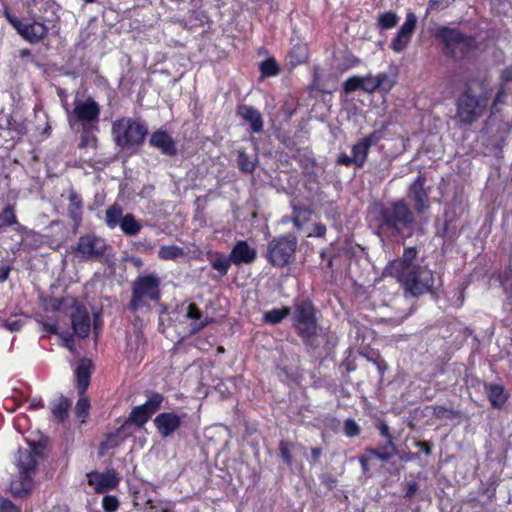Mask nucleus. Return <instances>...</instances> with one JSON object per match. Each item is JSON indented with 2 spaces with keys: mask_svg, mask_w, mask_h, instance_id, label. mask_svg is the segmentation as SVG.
I'll return each instance as SVG.
<instances>
[{
  "mask_svg": "<svg viewBox=\"0 0 512 512\" xmlns=\"http://www.w3.org/2000/svg\"><path fill=\"white\" fill-rule=\"evenodd\" d=\"M80 397L76 404V415L78 418L82 419V422H84V419L88 416L90 403L87 397L84 396V394H79Z\"/></svg>",
  "mask_w": 512,
  "mask_h": 512,
  "instance_id": "40",
  "label": "nucleus"
},
{
  "mask_svg": "<svg viewBox=\"0 0 512 512\" xmlns=\"http://www.w3.org/2000/svg\"><path fill=\"white\" fill-rule=\"evenodd\" d=\"M397 279L414 296L428 292L434 283L433 273L426 266L417 267L407 274H399Z\"/></svg>",
  "mask_w": 512,
  "mask_h": 512,
  "instance_id": "8",
  "label": "nucleus"
},
{
  "mask_svg": "<svg viewBox=\"0 0 512 512\" xmlns=\"http://www.w3.org/2000/svg\"><path fill=\"white\" fill-rule=\"evenodd\" d=\"M361 84V89L368 93H372L378 89L376 76L362 77Z\"/></svg>",
  "mask_w": 512,
  "mask_h": 512,
  "instance_id": "44",
  "label": "nucleus"
},
{
  "mask_svg": "<svg viewBox=\"0 0 512 512\" xmlns=\"http://www.w3.org/2000/svg\"><path fill=\"white\" fill-rule=\"evenodd\" d=\"M63 341H64V344H65V347H67L68 349L72 350V344H73V341H72V338L70 335H66L63 337Z\"/></svg>",
  "mask_w": 512,
  "mask_h": 512,
  "instance_id": "58",
  "label": "nucleus"
},
{
  "mask_svg": "<svg viewBox=\"0 0 512 512\" xmlns=\"http://www.w3.org/2000/svg\"><path fill=\"white\" fill-rule=\"evenodd\" d=\"M232 260L230 255L226 256L223 253L216 252L211 256L210 264L211 266L220 272L221 276H224L228 273Z\"/></svg>",
  "mask_w": 512,
  "mask_h": 512,
  "instance_id": "27",
  "label": "nucleus"
},
{
  "mask_svg": "<svg viewBox=\"0 0 512 512\" xmlns=\"http://www.w3.org/2000/svg\"><path fill=\"white\" fill-rule=\"evenodd\" d=\"M416 255L417 251L414 247L406 248L401 259L391 262L387 268L389 273L396 278H399V274H407L413 269L420 267L419 265H415L413 263Z\"/></svg>",
  "mask_w": 512,
  "mask_h": 512,
  "instance_id": "19",
  "label": "nucleus"
},
{
  "mask_svg": "<svg viewBox=\"0 0 512 512\" xmlns=\"http://www.w3.org/2000/svg\"><path fill=\"white\" fill-rule=\"evenodd\" d=\"M380 233L390 232L401 235L404 229L411 228L414 223V215L409 206L399 200L384 208L381 213Z\"/></svg>",
  "mask_w": 512,
  "mask_h": 512,
  "instance_id": "1",
  "label": "nucleus"
},
{
  "mask_svg": "<svg viewBox=\"0 0 512 512\" xmlns=\"http://www.w3.org/2000/svg\"><path fill=\"white\" fill-rule=\"evenodd\" d=\"M184 255V250L176 245L161 246L158 252V256L162 260H175Z\"/></svg>",
  "mask_w": 512,
  "mask_h": 512,
  "instance_id": "32",
  "label": "nucleus"
},
{
  "mask_svg": "<svg viewBox=\"0 0 512 512\" xmlns=\"http://www.w3.org/2000/svg\"><path fill=\"white\" fill-rule=\"evenodd\" d=\"M22 325L20 320H8L5 322V328L12 332L20 330Z\"/></svg>",
  "mask_w": 512,
  "mask_h": 512,
  "instance_id": "53",
  "label": "nucleus"
},
{
  "mask_svg": "<svg viewBox=\"0 0 512 512\" xmlns=\"http://www.w3.org/2000/svg\"><path fill=\"white\" fill-rule=\"evenodd\" d=\"M72 328L74 333L81 338L88 336L91 328L90 316L87 309L76 305L71 314Z\"/></svg>",
  "mask_w": 512,
  "mask_h": 512,
  "instance_id": "21",
  "label": "nucleus"
},
{
  "mask_svg": "<svg viewBox=\"0 0 512 512\" xmlns=\"http://www.w3.org/2000/svg\"><path fill=\"white\" fill-rule=\"evenodd\" d=\"M417 445H418V446H420V447H423V448H424V452H425V453H427V454H429V453H430V449H429V447H428L426 444H424V443H418Z\"/></svg>",
  "mask_w": 512,
  "mask_h": 512,
  "instance_id": "60",
  "label": "nucleus"
},
{
  "mask_svg": "<svg viewBox=\"0 0 512 512\" xmlns=\"http://www.w3.org/2000/svg\"><path fill=\"white\" fill-rule=\"evenodd\" d=\"M311 454H312V458H313L314 462H316L319 459L320 455H321V449L313 448L311 450Z\"/></svg>",
  "mask_w": 512,
  "mask_h": 512,
  "instance_id": "59",
  "label": "nucleus"
},
{
  "mask_svg": "<svg viewBox=\"0 0 512 512\" xmlns=\"http://www.w3.org/2000/svg\"><path fill=\"white\" fill-rule=\"evenodd\" d=\"M162 402V395L153 394L144 404L139 405L132 410L129 416V421L138 426H143L160 408Z\"/></svg>",
  "mask_w": 512,
  "mask_h": 512,
  "instance_id": "14",
  "label": "nucleus"
},
{
  "mask_svg": "<svg viewBox=\"0 0 512 512\" xmlns=\"http://www.w3.org/2000/svg\"><path fill=\"white\" fill-rule=\"evenodd\" d=\"M290 314V309L285 307L282 309H273L265 313L264 320L267 323L278 324Z\"/></svg>",
  "mask_w": 512,
  "mask_h": 512,
  "instance_id": "36",
  "label": "nucleus"
},
{
  "mask_svg": "<svg viewBox=\"0 0 512 512\" xmlns=\"http://www.w3.org/2000/svg\"><path fill=\"white\" fill-rule=\"evenodd\" d=\"M512 88V65L506 67L500 76V87L493 102V109L504 103L506 91Z\"/></svg>",
  "mask_w": 512,
  "mask_h": 512,
  "instance_id": "25",
  "label": "nucleus"
},
{
  "mask_svg": "<svg viewBox=\"0 0 512 512\" xmlns=\"http://www.w3.org/2000/svg\"><path fill=\"white\" fill-rule=\"evenodd\" d=\"M414 492V487H410L408 494L411 495Z\"/></svg>",
  "mask_w": 512,
  "mask_h": 512,
  "instance_id": "64",
  "label": "nucleus"
},
{
  "mask_svg": "<svg viewBox=\"0 0 512 512\" xmlns=\"http://www.w3.org/2000/svg\"><path fill=\"white\" fill-rule=\"evenodd\" d=\"M439 37L445 45V52L457 58L464 56L473 46L474 40L463 36L458 30L450 28H441Z\"/></svg>",
  "mask_w": 512,
  "mask_h": 512,
  "instance_id": "9",
  "label": "nucleus"
},
{
  "mask_svg": "<svg viewBox=\"0 0 512 512\" xmlns=\"http://www.w3.org/2000/svg\"><path fill=\"white\" fill-rule=\"evenodd\" d=\"M185 415H178L174 412H165L156 416L154 425L163 437L172 435L181 425Z\"/></svg>",
  "mask_w": 512,
  "mask_h": 512,
  "instance_id": "18",
  "label": "nucleus"
},
{
  "mask_svg": "<svg viewBox=\"0 0 512 512\" xmlns=\"http://www.w3.org/2000/svg\"><path fill=\"white\" fill-rule=\"evenodd\" d=\"M260 71L262 73V76L264 77L276 76L279 73V67L275 60L268 59L266 61L261 62Z\"/></svg>",
  "mask_w": 512,
  "mask_h": 512,
  "instance_id": "39",
  "label": "nucleus"
},
{
  "mask_svg": "<svg viewBox=\"0 0 512 512\" xmlns=\"http://www.w3.org/2000/svg\"><path fill=\"white\" fill-rule=\"evenodd\" d=\"M107 245L103 238L86 235L79 238L76 252L84 259L98 260L104 256Z\"/></svg>",
  "mask_w": 512,
  "mask_h": 512,
  "instance_id": "12",
  "label": "nucleus"
},
{
  "mask_svg": "<svg viewBox=\"0 0 512 512\" xmlns=\"http://www.w3.org/2000/svg\"><path fill=\"white\" fill-rule=\"evenodd\" d=\"M493 9L499 14H508L511 10V3L507 0H491Z\"/></svg>",
  "mask_w": 512,
  "mask_h": 512,
  "instance_id": "46",
  "label": "nucleus"
},
{
  "mask_svg": "<svg viewBox=\"0 0 512 512\" xmlns=\"http://www.w3.org/2000/svg\"><path fill=\"white\" fill-rule=\"evenodd\" d=\"M16 222L14 210L11 207L5 208L0 213V233L2 229L6 226L12 225Z\"/></svg>",
  "mask_w": 512,
  "mask_h": 512,
  "instance_id": "41",
  "label": "nucleus"
},
{
  "mask_svg": "<svg viewBox=\"0 0 512 512\" xmlns=\"http://www.w3.org/2000/svg\"><path fill=\"white\" fill-rule=\"evenodd\" d=\"M120 228L126 235L133 236L140 232L142 225L131 214L123 216L120 222Z\"/></svg>",
  "mask_w": 512,
  "mask_h": 512,
  "instance_id": "29",
  "label": "nucleus"
},
{
  "mask_svg": "<svg viewBox=\"0 0 512 512\" xmlns=\"http://www.w3.org/2000/svg\"><path fill=\"white\" fill-rule=\"evenodd\" d=\"M377 88L382 92L388 93L396 84V78L393 74L380 73L376 75Z\"/></svg>",
  "mask_w": 512,
  "mask_h": 512,
  "instance_id": "34",
  "label": "nucleus"
},
{
  "mask_svg": "<svg viewBox=\"0 0 512 512\" xmlns=\"http://www.w3.org/2000/svg\"><path fill=\"white\" fill-rule=\"evenodd\" d=\"M230 257L235 265L251 264L257 257V251L247 241L239 240L233 246Z\"/></svg>",
  "mask_w": 512,
  "mask_h": 512,
  "instance_id": "20",
  "label": "nucleus"
},
{
  "mask_svg": "<svg viewBox=\"0 0 512 512\" xmlns=\"http://www.w3.org/2000/svg\"><path fill=\"white\" fill-rule=\"evenodd\" d=\"M5 16L15 30L28 42L37 43L41 41L47 34V26L38 21H21L5 12Z\"/></svg>",
  "mask_w": 512,
  "mask_h": 512,
  "instance_id": "10",
  "label": "nucleus"
},
{
  "mask_svg": "<svg viewBox=\"0 0 512 512\" xmlns=\"http://www.w3.org/2000/svg\"><path fill=\"white\" fill-rule=\"evenodd\" d=\"M293 326L303 341L314 346V337L317 332L315 309L310 301L304 300L295 303L292 317Z\"/></svg>",
  "mask_w": 512,
  "mask_h": 512,
  "instance_id": "3",
  "label": "nucleus"
},
{
  "mask_svg": "<svg viewBox=\"0 0 512 512\" xmlns=\"http://www.w3.org/2000/svg\"><path fill=\"white\" fill-rule=\"evenodd\" d=\"M424 179L418 176L408 189V198L414 203L418 214L424 213L429 207L428 193L424 188Z\"/></svg>",
  "mask_w": 512,
  "mask_h": 512,
  "instance_id": "17",
  "label": "nucleus"
},
{
  "mask_svg": "<svg viewBox=\"0 0 512 512\" xmlns=\"http://www.w3.org/2000/svg\"><path fill=\"white\" fill-rule=\"evenodd\" d=\"M160 279L153 274L137 277L132 287L130 308L138 310L146 305L147 300L157 301L160 297Z\"/></svg>",
  "mask_w": 512,
  "mask_h": 512,
  "instance_id": "4",
  "label": "nucleus"
},
{
  "mask_svg": "<svg viewBox=\"0 0 512 512\" xmlns=\"http://www.w3.org/2000/svg\"><path fill=\"white\" fill-rule=\"evenodd\" d=\"M31 406H33L35 408H37L39 406H42V401L41 400H38V401L33 400L32 403H31Z\"/></svg>",
  "mask_w": 512,
  "mask_h": 512,
  "instance_id": "61",
  "label": "nucleus"
},
{
  "mask_svg": "<svg viewBox=\"0 0 512 512\" xmlns=\"http://www.w3.org/2000/svg\"><path fill=\"white\" fill-rule=\"evenodd\" d=\"M123 218V210L120 206L114 204L107 208L105 213V223L110 229H114Z\"/></svg>",
  "mask_w": 512,
  "mask_h": 512,
  "instance_id": "30",
  "label": "nucleus"
},
{
  "mask_svg": "<svg viewBox=\"0 0 512 512\" xmlns=\"http://www.w3.org/2000/svg\"><path fill=\"white\" fill-rule=\"evenodd\" d=\"M0 512H20V510L11 501L0 499Z\"/></svg>",
  "mask_w": 512,
  "mask_h": 512,
  "instance_id": "49",
  "label": "nucleus"
},
{
  "mask_svg": "<svg viewBox=\"0 0 512 512\" xmlns=\"http://www.w3.org/2000/svg\"><path fill=\"white\" fill-rule=\"evenodd\" d=\"M296 247L297 238L292 234L273 238L268 244L267 259L272 265L283 267L294 258Z\"/></svg>",
  "mask_w": 512,
  "mask_h": 512,
  "instance_id": "7",
  "label": "nucleus"
},
{
  "mask_svg": "<svg viewBox=\"0 0 512 512\" xmlns=\"http://www.w3.org/2000/svg\"><path fill=\"white\" fill-rule=\"evenodd\" d=\"M15 463L19 470V479L11 481L10 490L14 495L22 496L32 487L31 472L36 467L35 456L30 450H19Z\"/></svg>",
  "mask_w": 512,
  "mask_h": 512,
  "instance_id": "5",
  "label": "nucleus"
},
{
  "mask_svg": "<svg viewBox=\"0 0 512 512\" xmlns=\"http://www.w3.org/2000/svg\"><path fill=\"white\" fill-rule=\"evenodd\" d=\"M326 233V227L321 223H316L313 225L312 231L309 232V237H322Z\"/></svg>",
  "mask_w": 512,
  "mask_h": 512,
  "instance_id": "50",
  "label": "nucleus"
},
{
  "mask_svg": "<svg viewBox=\"0 0 512 512\" xmlns=\"http://www.w3.org/2000/svg\"><path fill=\"white\" fill-rule=\"evenodd\" d=\"M80 147L81 148H92L96 149L97 147V139L94 135L90 134L88 131H83L81 134V141H80Z\"/></svg>",
  "mask_w": 512,
  "mask_h": 512,
  "instance_id": "43",
  "label": "nucleus"
},
{
  "mask_svg": "<svg viewBox=\"0 0 512 512\" xmlns=\"http://www.w3.org/2000/svg\"><path fill=\"white\" fill-rule=\"evenodd\" d=\"M102 507L105 512H115L119 508V500L116 496L106 495L102 500Z\"/></svg>",
  "mask_w": 512,
  "mask_h": 512,
  "instance_id": "42",
  "label": "nucleus"
},
{
  "mask_svg": "<svg viewBox=\"0 0 512 512\" xmlns=\"http://www.w3.org/2000/svg\"><path fill=\"white\" fill-rule=\"evenodd\" d=\"M70 404L68 399L61 397L58 402L54 404L51 411L57 419L63 421L67 417Z\"/></svg>",
  "mask_w": 512,
  "mask_h": 512,
  "instance_id": "37",
  "label": "nucleus"
},
{
  "mask_svg": "<svg viewBox=\"0 0 512 512\" xmlns=\"http://www.w3.org/2000/svg\"><path fill=\"white\" fill-rule=\"evenodd\" d=\"M383 133L381 131H375L368 135L367 137L362 138L352 147V160L354 161V165L357 167L363 166L366 161L368 151L370 147L376 144L378 141L382 139Z\"/></svg>",
  "mask_w": 512,
  "mask_h": 512,
  "instance_id": "16",
  "label": "nucleus"
},
{
  "mask_svg": "<svg viewBox=\"0 0 512 512\" xmlns=\"http://www.w3.org/2000/svg\"><path fill=\"white\" fill-rule=\"evenodd\" d=\"M238 114L243 120L250 124L253 132L258 133L263 129L261 113L252 106L242 105L238 108Z\"/></svg>",
  "mask_w": 512,
  "mask_h": 512,
  "instance_id": "22",
  "label": "nucleus"
},
{
  "mask_svg": "<svg viewBox=\"0 0 512 512\" xmlns=\"http://www.w3.org/2000/svg\"><path fill=\"white\" fill-rule=\"evenodd\" d=\"M344 432L348 437H355L359 434L360 427L353 419H347L344 422Z\"/></svg>",
  "mask_w": 512,
  "mask_h": 512,
  "instance_id": "45",
  "label": "nucleus"
},
{
  "mask_svg": "<svg viewBox=\"0 0 512 512\" xmlns=\"http://www.w3.org/2000/svg\"><path fill=\"white\" fill-rule=\"evenodd\" d=\"M147 127L139 120L121 118L112 124V136L121 148H133L141 145L147 134Z\"/></svg>",
  "mask_w": 512,
  "mask_h": 512,
  "instance_id": "2",
  "label": "nucleus"
},
{
  "mask_svg": "<svg viewBox=\"0 0 512 512\" xmlns=\"http://www.w3.org/2000/svg\"><path fill=\"white\" fill-rule=\"evenodd\" d=\"M238 163L240 168L245 172H252L254 170L253 161L249 160L244 152H239Z\"/></svg>",
  "mask_w": 512,
  "mask_h": 512,
  "instance_id": "48",
  "label": "nucleus"
},
{
  "mask_svg": "<svg viewBox=\"0 0 512 512\" xmlns=\"http://www.w3.org/2000/svg\"><path fill=\"white\" fill-rule=\"evenodd\" d=\"M151 146L161 150L166 155L175 154V145L172 138L164 131H156L150 138Z\"/></svg>",
  "mask_w": 512,
  "mask_h": 512,
  "instance_id": "23",
  "label": "nucleus"
},
{
  "mask_svg": "<svg viewBox=\"0 0 512 512\" xmlns=\"http://www.w3.org/2000/svg\"><path fill=\"white\" fill-rule=\"evenodd\" d=\"M399 21V17L396 13L389 11L379 15L378 17V26L381 29L388 30L397 25Z\"/></svg>",
  "mask_w": 512,
  "mask_h": 512,
  "instance_id": "35",
  "label": "nucleus"
},
{
  "mask_svg": "<svg viewBox=\"0 0 512 512\" xmlns=\"http://www.w3.org/2000/svg\"><path fill=\"white\" fill-rule=\"evenodd\" d=\"M10 273V267L9 266H1L0 267V283L4 282Z\"/></svg>",
  "mask_w": 512,
  "mask_h": 512,
  "instance_id": "55",
  "label": "nucleus"
},
{
  "mask_svg": "<svg viewBox=\"0 0 512 512\" xmlns=\"http://www.w3.org/2000/svg\"><path fill=\"white\" fill-rule=\"evenodd\" d=\"M487 97H476L468 88L457 101L456 118L460 123L471 124L483 115Z\"/></svg>",
  "mask_w": 512,
  "mask_h": 512,
  "instance_id": "6",
  "label": "nucleus"
},
{
  "mask_svg": "<svg viewBox=\"0 0 512 512\" xmlns=\"http://www.w3.org/2000/svg\"><path fill=\"white\" fill-rule=\"evenodd\" d=\"M82 205L83 202L80 196L72 192L69 196L68 212L70 217L75 221V223H78L81 219Z\"/></svg>",
  "mask_w": 512,
  "mask_h": 512,
  "instance_id": "31",
  "label": "nucleus"
},
{
  "mask_svg": "<svg viewBox=\"0 0 512 512\" xmlns=\"http://www.w3.org/2000/svg\"><path fill=\"white\" fill-rule=\"evenodd\" d=\"M94 330L97 331V317H95L94 320Z\"/></svg>",
  "mask_w": 512,
  "mask_h": 512,
  "instance_id": "63",
  "label": "nucleus"
},
{
  "mask_svg": "<svg viewBox=\"0 0 512 512\" xmlns=\"http://www.w3.org/2000/svg\"><path fill=\"white\" fill-rule=\"evenodd\" d=\"M362 77H351L344 82V90L346 93L361 89Z\"/></svg>",
  "mask_w": 512,
  "mask_h": 512,
  "instance_id": "47",
  "label": "nucleus"
},
{
  "mask_svg": "<svg viewBox=\"0 0 512 512\" xmlns=\"http://www.w3.org/2000/svg\"><path fill=\"white\" fill-rule=\"evenodd\" d=\"M100 115V106L92 98L85 100L76 99L74 101V109L69 117V123L77 121L83 125L98 122Z\"/></svg>",
  "mask_w": 512,
  "mask_h": 512,
  "instance_id": "11",
  "label": "nucleus"
},
{
  "mask_svg": "<svg viewBox=\"0 0 512 512\" xmlns=\"http://www.w3.org/2000/svg\"><path fill=\"white\" fill-rule=\"evenodd\" d=\"M87 482L96 493H104L116 488L120 482V477L113 469L104 472L93 471L87 474Z\"/></svg>",
  "mask_w": 512,
  "mask_h": 512,
  "instance_id": "13",
  "label": "nucleus"
},
{
  "mask_svg": "<svg viewBox=\"0 0 512 512\" xmlns=\"http://www.w3.org/2000/svg\"><path fill=\"white\" fill-rule=\"evenodd\" d=\"M362 467L364 470H366V461L364 459L361 460Z\"/></svg>",
  "mask_w": 512,
  "mask_h": 512,
  "instance_id": "62",
  "label": "nucleus"
},
{
  "mask_svg": "<svg viewBox=\"0 0 512 512\" xmlns=\"http://www.w3.org/2000/svg\"><path fill=\"white\" fill-rule=\"evenodd\" d=\"M91 362L81 359L76 369L77 388L79 394H84L90 383Z\"/></svg>",
  "mask_w": 512,
  "mask_h": 512,
  "instance_id": "26",
  "label": "nucleus"
},
{
  "mask_svg": "<svg viewBox=\"0 0 512 512\" xmlns=\"http://www.w3.org/2000/svg\"><path fill=\"white\" fill-rule=\"evenodd\" d=\"M380 432H381V434H382L384 437L388 438V441H389V440H392V439H391V436H390V434H389V428H388V426H387L386 424H381Z\"/></svg>",
  "mask_w": 512,
  "mask_h": 512,
  "instance_id": "57",
  "label": "nucleus"
},
{
  "mask_svg": "<svg viewBox=\"0 0 512 512\" xmlns=\"http://www.w3.org/2000/svg\"><path fill=\"white\" fill-rule=\"evenodd\" d=\"M337 162L339 164L346 165V166L354 164V161L352 160V156H348L347 154H344V153L339 155Z\"/></svg>",
  "mask_w": 512,
  "mask_h": 512,
  "instance_id": "54",
  "label": "nucleus"
},
{
  "mask_svg": "<svg viewBox=\"0 0 512 512\" xmlns=\"http://www.w3.org/2000/svg\"><path fill=\"white\" fill-rule=\"evenodd\" d=\"M279 449H280V454H281V457L283 458V460L287 464H291L292 459H291L290 449H289L288 444L286 442H281Z\"/></svg>",
  "mask_w": 512,
  "mask_h": 512,
  "instance_id": "51",
  "label": "nucleus"
},
{
  "mask_svg": "<svg viewBox=\"0 0 512 512\" xmlns=\"http://www.w3.org/2000/svg\"><path fill=\"white\" fill-rule=\"evenodd\" d=\"M41 324H42V328L45 332H47L49 334H57L58 333L57 324L55 321L46 320V321H43Z\"/></svg>",
  "mask_w": 512,
  "mask_h": 512,
  "instance_id": "52",
  "label": "nucleus"
},
{
  "mask_svg": "<svg viewBox=\"0 0 512 512\" xmlns=\"http://www.w3.org/2000/svg\"><path fill=\"white\" fill-rule=\"evenodd\" d=\"M310 216H311L310 209L294 207L293 222H294V225L298 229L302 228V226L310 219Z\"/></svg>",
  "mask_w": 512,
  "mask_h": 512,
  "instance_id": "38",
  "label": "nucleus"
},
{
  "mask_svg": "<svg viewBox=\"0 0 512 512\" xmlns=\"http://www.w3.org/2000/svg\"><path fill=\"white\" fill-rule=\"evenodd\" d=\"M395 452V445L392 440H389L383 447L379 449H369L368 453L382 461L389 460Z\"/></svg>",
  "mask_w": 512,
  "mask_h": 512,
  "instance_id": "33",
  "label": "nucleus"
},
{
  "mask_svg": "<svg viewBox=\"0 0 512 512\" xmlns=\"http://www.w3.org/2000/svg\"><path fill=\"white\" fill-rule=\"evenodd\" d=\"M435 412L438 416H443V417H449L450 414H451V411L443 408V407H438L435 409Z\"/></svg>",
  "mask_w": 512,
  "mask_h": 512,
  "instance_id": "56",
  "label": "nucleus"
},
{
  "mask_svg": "<svg viewBox=\"0 0 512 512\" xmlns=\"http://www.w3.org/2000/svg\"><path fill=\"white\" fill-rule=\"evenodd\" d=\"M486 390L493 407H500L506 402L507 395L501 385L491 384L486 387Z\"/></svg>",
  "mask_w": 512,
  "mask_h": 512,
  "instance_id": "28",
  "label": "nucleus"
},
{
  "mask_svg": "<svg viewBox=\"0 0 512 512\" xmlns=\"http://www.w3.org/2000/svg\"><path fill=\"white\" fill-rule=\"evenodd\" d=\"M186 318L191 320V332L197 333L211 322L209 316H204L195 304H189L186 310Z\"/></svg>",
  "mask_w": 512,
  "mask_h": 512,
  "instance_id": "24",
  "label": "nucleus"
},
{
  "mask_svg": "<svg viewBox=\"0 0 512 512\" xmlns=\"http://www.w3.org/2000/svg\"><path fill=\"white\" fill-rule=\"evenodd\" d=\"M417 23V17L409 12L406 15L405 22L399 28L396 37L391 42V48L400 53L404 51L411 41Z\"/></svg>",
  "mask_w": 512,
  "mask_h": 512,
  "instance_id": "15",
  "label": "nucleus"
}]
</instances>
